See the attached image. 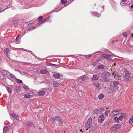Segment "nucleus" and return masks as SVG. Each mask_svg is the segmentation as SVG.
Wrapping results in <instances>:
<instances>
[{"label": "nucleus", "instance_id": "f8f14e48", "mask_svg": "<svg viewBox=\"0 0 133 133\" xmlns=\"http://www.w3.org/2000/svg\"><path fill=\"white\" fill-rule=\"evenodd\" d=\"M86 77L85 76L83 75V76L79 78V79H78V81L81 82L82 81H84L85 80Z\"/></svg>", "mask_w": 133, "mask_h": 133}, {"label": "nucleus", "instance_id": "20e7f679", "mask_svg": "<svg viewBox=\"0 0 133 133\" xmlns=\"http://www.w3.org/2000/svg\"><path fill=\"white\" fill-rule=\"evenodd\" d=\"M92 123V119L91 118H89L85 124L87 130H88V129L91 127Z\"/></svg>", "mask_w": 133, "mask_h": 133}, {"label": "nucleus", "instance_id": "4468645a", "mask_svg": "<svg viewBox=\"0 0 133 133\" xmlns=\"http://www.w3.org/2000/svg\"><path fill=\"white\" fill-rule=\"evenodd\" d=\"M100 60V59L99 58H98V59H96V60L93 62L92 63V64L94 66H95L97 63Z\"/></svg>", "mask_w": 133, "mask_h": 133}, {"label": "nucleus", "instance_id": "a19ab883", "mask_svg": "<svg viewBox=\"0 0 133 133\" xmlns=\"http://www.w3.org/2000/svg\"><path fill=\"white\" fill-rule=\"evenodd\" d=\"M114 119L116 122H118V121H119L118 120V118L117 117H116L115 118H114Z\"/></svg>", "mask_w": 133, "mask_h": 133}, {"label": "nucleus", "instance_id": "0eeeda50", "mask_svg": "<svg viewBox=\"0 0 133 133\" xmlns=\"http://www.w3.org/2000/svg\"><path fill=\"white\" fill-rule=\"evenodd\" d=\"M104 120V115H101L99 116L98 118V121L100 123H102Z\"/></svg>", "mask_w": 133, "mask_h": 133}, {"label": "nucleus", "instance_id": "a878e982", "mask_svg": "<svg viewBox=\"0 0 133 133\" xmlns=\"http://www.w3.org/2000/svg\"><path fill=\"white\" fill-rule=\"evenodd\" d=\"M107 55L105 54H103L100 56V57L102 58H105L107 59Z\"/></svg>", "mask_w": 133, "mask_h": 133}, {"label": "nucleus", "instance_id": "aec40b11", "mask_svg": "<svg viewBox=\"0 0 133 133\" xmlns=\"http://www.w3.org/2000/svg\"><path fill=\"white\" fill-rule=\"evenodd\" d=\"M121 125H116L113 126L112 128H114L116 129H117L121 128Z\"/></svg>", "mask_w": 133, "mask_h": 133}, {"label": "nucleus", "instance_id": "5701e85b", "mask_svg": "<svg viewBox=\"0 0 133 133\" xmlns=\"http://www.w3.org/2000/svg\"><path fill=\"white\" fill-rule=\"evenodd\" d=\"M55 120L56 121H58L61 122V123L59 122V123L60 124H61L62 123H63V122H62L61 121L60 118L59 117H55Z\"/></svg>", "mask_w": 133, "mask_h": 133}, {"label": "nucleus", "instance_id": "58836bf2", "mask_svg": "<svg viewBox=\"0 0 133 133\" xmlns=\"http://www.w3.org/2000/svg\"><path fill=\"white\" fill-rule=\"evenodd\" d=\"M67 2V0H61V3L62 4H65Z\"/></svg>", "mask_w": 133, "mask_h": 133}, {"label": "nucleus", "instance_id": "9b49d317", "mask_svg": "<svg viewBox=\"0 0 133 133\" xmlns=\"http://www.w3.org/2000/svg\"><path fill=\"white\" fill-rule=\"evenodd\" d=\"M45 92L46 91H45L43 90H42L41 91H39L38 92V95L39 96H44Z\"/></svg>", "mask_w": 133, "mask_h": 133}, {"label": "nucleus", "instance_id": "2f4dec72", "mask_svg": "<svg viewBox=\"0 0 133 133\" xmlns=\"http://www.w3.org/2000/svg\"><path fill=\"white\" fill-rule=\"evenodd\" d=\"M111 55H107V59L109 61H111Z\"/></svg>", "mask_w": 133, "mask_h": 133}, {"label": "nucleus", "instance_id": "6ab92c4d", "mask_svg": "<svg viewBox=\"0 0 133 133\" xmlns=\"http://www.w3.org/2000/svg\"><path fill=\"white\" fill-rule=\"evenodd\" d=\"M98 77L97 75H93V77L91 79L94 81H97L98 80Z\"/></svg>", "mask_w": 133, "mask_h": 133}, {"label": "nucleus", "instance_id": "393cba45", "mask_svg": "<svg viewBox=\"0 0 133 133\" xmlns=\"http://www.w3.org/2000/svg\"><path fill=\"white\" fill-rule=\"evenodd\" d=\"M27 124L28 126L30 127H34V125L30 122H28L27 123Z\"/></svg>", "mask_w": 133, "mask_h": 133}, {"label": "nucleus", "instance_id": "7ed1b4c3", "mask_svg": "<svg viewBox=\"0 0 133 133\" xmlns=\"http://www.w3.org/2000/svg\"><path fill=\"white\" fill-rule=\"evenodd\" d=\"M119 82L118 81H114L112 84H110V89L112 92L117 90L118 88Z\"/></svg>", "mask_w": 133, "mask_h": 133}, {"label": "nucleus", "instance_id": "b1692460", "mask_svg": "<svg viewBox=\"0 0 133 133\" xmlns=\"http://www.w3.org/2000/svg\"><path fill=\"white\" fill-rule=\"evenodd\" d=\"M120 4L121 6H125L126 5V2L123 1H121Z\"/></svg>", "mask_w": 133, "mask_h": 133}, {"label": "nucleus", "instance_id": "3c124183", "mask_svg": "<svg viewBox=\"0 0 133 133\" xmlns=\"http://www.w3.org/2000/svg\"><path fill=\"white\" fill-rule=\"evenodd\" d=\"M82 129H81L80 130V131H81L82 132Z\"/></svg>", "mask_w": 133, "mask_h": 133}, {"label": "nucleus", "instance_id": "39448f33", "mask_svg": "<svg viewBox=\"0 0 133 133\" xmlns=\"http://www.w3.org/2000/svg\"><path fill=\"white\" fill-rule=\"evenodd\" d=\"M104 110V109L102 108H100L94 110L93 111V114L95 115L99 114L101 112L103 111Z\"/></svg>", "mask_w": 133, "mask_h": 133}, {"label": "nucleus", "instance_id": "ddd939ff", "mask_svg": "<svg viewBox=\"0 0 133 133\" xmlns=\"http://www.w3.org/2000/svg\"><path fill=\"white\" fill-rule=\"evenodd\" d=\"M91 14L92 15H93L95 16H96L97 17H100L101 16V15L97 12H91Z\"/></svg>", "mask_w": 133, "mask_h": 133}, {"label": "nucleus", "instance_id": "c9c22d12", "mask_svg": "<svg viewBox=\"0 0 133 133\" xmlns=\"http://www.w3.org/2000/svg\"><path fill=\"white\" fill-rule=\"evenodd\" d=\"M49 19V17H47L45 19L43 20V23H44L46 22H48V21Z\"/></svg>", "mask_w": 133, "mask_h": 133}, {"label": "nucleus", "instance_id": "de8ad7c7", "mask_svg": "<svg viewBox=\"0 0 133 133\" xmlns=\"http://www.w3.org/2000/svg\"><path fill=\"white\" fill-rule=\"evenodd\" d=\"M127 0H121V1H125L126 2V1H127Z\"/></svg>", "mask_w": 133, "mask_h": 133}, {"label": "nucleus", "instance_id": "423d86ee", "mask_svg": "<svg viewBox=\"0 0 133 133\" xmlns=\"http://www.w3.org/2000/svg\"><path fill=\"white\" fill-rule=\"evenodd\" d=\"M119 112V109H117L115 110H114L112 111L110 114L109 115L110 116H113L115 115L118 114Z\"/></svg>", "mask_w": 133, "mask_h": 133}, {"label": "nucleus", "instance_id": "4c0bfd02", "mask_svg": "<svg viewBox=\"0 0 133 133\" xmlns=\"http://www.w3.org/2000/svg\"><path fill=\"white\" fill-rule=\"evenodd\" d=\"M18 22L17 21H15L13 22V24L14 25H16L18 24Z\"/></svg>", "mask_w": 133, "mask_h": 133}, {"label": "nucleus", "instance_id": "f03ea898", "mask_svg": "<svg viewBox=\"0 0 133 133\" xmlns=\"http://www.w3.org/2000/svg\"><path fill=\"white\" fill-rule=\"evenodd\" d=\"M125 75L123 77V79L124 81L127 82H129L131 80V77L130 74L129 73V72L127 70H124Z\"/></svg>", "mask_w": 133, "mask_h": 133}, {"label": "nucleus", "instance_id": "603ef678", "mask_svg": "<svg viewBox=\"0 0 133 133\" xmlns=\"http://www.w3.org/2000/svg\"><path fill=\"white\" fill-rule=\"evenodd\" d=\"M1 76H0V78H1Z\"/></svg>", "mask_w": 133, "mask_h": 133}, {"label": "nucleus", "instance_id": "a18cd8bd", "mask_svg": "<svg viewBox=\"0 0 133 133\" xmlns=\"http://www.w3.org/2000/svg\"><path fill=\"white\" fill-rule=\"evenodd\" d=\"M19 35H18L16 37V40H17V41H18V38H19Z\"/></svg>", "mask_w": 133, "mask_h": 133}, {"label": "nucleus", "instance_id": "cd10ccee", "mask_svg": "<svg viewBox=\"0 0 133 133\" xmlns=\"http://www.w3.org/2000/svg\"><path fill=\"white\" fill-rule=\"evenodd\" d=\"M6 89L9 93H11L12 92V90L11 88H9L7 86L6 87Z\"/></svg>", "mask_w": 133, "mask_h": 133}, {"label": "nucleus", "instance_id": "79ce46f5", "mask_svg": "<svg viewBox=\"0 0 133 133\" xmlns=\"http://www.w3.org/2000/svg\"><path fill=\"white\" fill-rule=\"evenodd\" d=\"M86 57L88 58H89L91 56V55H86Z\"/></svg>", "mask_w": 133, "mask_h": 133}, {"label": "nucleus", "instance_id": "ea45409f", "mask_svg": "<svg viewBox=\"0 0 133 133\" xmlns=\"http://www.w3.org/2000/svg\"><path fill=\"white\" fill-rule=\"evenodd\" d=\"M133 117H131L130 118V120L129 121V123L130 124H132L133 123Z\"/></svg>", "mask_w": 133, "mask_h": 133}, {"label": "nucleus", "instance_id": "473e14b6", "mask_svg": "<svg viewBox=\"0 0 133 133\" xmlns=\"http://www.w3.org/2000/svg\"><path fill=\"white\" fill-rule=\"evenodd\" d=\"M59 84L56 82H54L53 83V85L55 87H56L59 86Z\"/></svg>", "mask_w": 133, "mask_h": 133}, {"label": "nucleus", "instance_id": "f257e3e1", "mask_svg": "<svg viewBox=\"0 0 133 133\" xmlns=\"http://www.w3.org/2000/svg\"><path fill=\"white\" fill-rule=\"evenodd\" d=\"M111 73L107 72H104L102 73L101 76V77L102 78L101 79V81L107 82L110 81L111 80V78H109L111 75Z\"/></svg>", "mask_w": 133, "mask_h": 133}, {"label": "nucleus", "instance_id": "4be33fe9", "mask_svg": "<svg viewBox=\"0 0 133 133\" xmlns=\"http://www.w3.org/2000/svg\"><path fill=\"white\" fill-rule=\"evenodd\" d=\"M105 6H103L102 7L99 6L98 7V11L100 12H102L103 11H104V8Z\"/></svg>", "mask_w": 133, "mask_h": 133}, {"label": "nucleus", "instance_id": "bb28decb", "mask_svg": "<svg viewBox=\"0 0 133 133\" xmlns=\"http://www.w3.org/2000/svg\"><path fill=\"white\" fill-rule=\"evenodd\" d=\"M104 68V66L102 65H101L97 66L98 69H102Z\"/></svg>", "mask_w": 133, "mask_h": 133}, {"label": "nucleus", "instance_id": "72a5a7b5", "mask_svg": "<svg viewBox=\"0 0 133 133\" xmlns=\"http://www.w3.org/2000/svg\"><path fill=\"white\" fill-rule=\"evenodd\" d=\"M110 112V110H107V111H105V116L106 117L108 116V114L109 112Z\"/></svg>", "mask_w": 133, "mask_h": 133}, {"label": "nucleus", "instance_id": "f704fd0d", "mask_svg": "<svg viewBox=\"0 0 133 133\" xmlns=\"http://www.w3.org/2000/svg\"><path fill=\"white\" fill-rule=\"evenodd\" d=\"M16 82L17 83H18L19 84H20V83H22V81L20 79H17V78H16Z\"/></svg>", "mask_w": 133, "mask_h": 133}, {"label": "nucleus", "instance_id": "a211bd4d", "mask_svg": "<svg viewBox=\"0 0 133 133\" xmlns=\"http://www.w3.org/2000/svg\"><path fill=\"white\" fill-rule=\"evenodd\" d=\"M53 76L57 79H59L60 78V74L58 73L54 74H53Z\"/></svg>", "mask_w": 133, "mask_h": 133}, {"label": "nucleus", "instance_id": "c03bdc74", "mask_svg": "<svg viewBox=\"0 0 133 133\" xmlns=\"http://www.w3.org/2000/svg\"><path fill=\"white\" fill-rule=\"evenodd\" d=\"M51 121L53 122H55V121H56L55 120V118H51Z\"/></svg>", "mask_w": 133, "mask_h": 133}, {"label": "nucleus", "instance_id": "412c9836", "mask_svg": "<svg viewBox=\"0 0 133 133\" xmlns=\"http://www.w3.org/2000/svg\"><path fill=\"white\" fill-rule=\"evenodd\" d=\"M4 71H5L6 72V73L8 74H10V77L12 79H13L14 78V75L12 74H10V72H8L7 71H6L5 70H4Z\"/></svg>", "mask_w": 133, "mask_h": 133}, {"label": "nucleus", "instance_id": "1a4fd4ad", "mask_svg": "<svg viewBox=\"0 0 133 133\" xmlns=\"http://www.w3.org/2000/svg\"><path fill=\"white\" fill-rule=\"evenodd\" d=\"M48 72L47 69L45 67L42 68L40 71V72L42 74H46Z\"/></svg>", "mask_w": 133, "mask_h": 133}, {"label": "nucleus", "instance_id": "dca6fc26", "mask_svg": "<svg viewBox=\"0 0 133 133\" xmlns=\"http://www.w3.org/2000/svg\"><path fill=\"white\" fill-rule=\"evenodd\" d=\"M94 84L98 88L100 89V87L99 86V83L98 82H95L94 83Z\"/></svg>", "mask_w": 133, "mask_h": 133}, {"label": "nucleus", "instance_id": "c756f323", "mask_svg": "<svg viewBox=\"0 0 133 133\" xmlns=\"http://www.w3.org/2000/svg\"><path fill=\"white\" fill-rule=\"evenodd\" d=\"M123 114L124 113H121V116H120L118 118L119 120L121 121L122 120L123 118Z\"/></svg>", "mask_w": 133, "mask_h": 133}, {"label": "nucleus", "instance_id": "09e8293b", "mask_svg": "<svg viewBox=\"0 0 133 133\" xmlns=\"http://www.w3.org/2000/svg\"><path fill=\"white\" fill-rule=\"evenodd\" d=\"M70 2H72V1L73 0H70Z\"/></svg>", "mask_w": 133, "mask_h": 133}, {"label": "nucleus", "instance_id": "9d476101", "mask_svg": "<svg viewBox=\"0 0 133 133\" xmlns=\"http://www.w3.org/2000/svg\"><path fill=\"white\" fill-rule=\"evenodd\" d=\"M38 21L39 22V23H38V25H39L43 23V16H39L38 18Z\"/></svg>", "mask_w": 133, "mask_h": 133}, {"label": "nucleus", "instance_id": "f3484780", "mask_svg": "<svg viewBox=\"0 0 133 133\" xmlns=\"http://www.w3.org/2000/svg\"><path fill=\"white\" fill-rule=\"evenodd\" d=\"M9 50L8 48H7L5 50L4 53L8 57H9Z\"/></svg>", "mask_w": 133, "mask_h": 133}, {"label": "nucleus", "instance_id": "e433bc0d", "mask_svg": "<svg viewBox=\"0 0 133 133\" xmlns=\"http://www.w3.org/2000/svg\"><path fill=\"white\" fill-rule=\"evenodd\" d=\"M30 95L28 94H26L24 95V97L27 98H29L30 97Z\"/></svg>", "mask_w": 133, "mask_h": 133}, {"label": "nucleus", "instance_id": "2eb2a0df", "mask_svg": "<svg viewBox=\"0 0 133 133\" xmlns=\"http://www.w3.org/2000/svg\"><path fill=\"white\" fill-rule=\"evenodd\" d=\"M12 116L13 118L14 119L18 120V116L15 113H12Z\"/></svg>", "mask_w": 133, "mask_h": 133}, {"label": "nucleus", "instance_id": "49530a36", "mask_svg": "<svg viewBox=\"0 0 133 133\" xmlns=\"http://www.w3.org/2000/svg\"><path fill=\"white\" fill-rule=\"evenodd\" d=\"M130 8L131 9H133V4H132L131 6H130Z\"/></svg>", "mask_w": 133, "mask_h": 133}, {"label": "nucleus", "instance_id": "6e6552de", "mask_svg": "<svg viewBox=\"0 0 133 133\" xmlns=\"http://www.w3.org/2000/svg\"><path fill=\"white\" fill-rule=\"evenodd\" d=\"M112 75H114V77L118 80L121 79L122 77L118 75L115 72H113L112 74Z\"/></svg>", "mask_w": 133, "mask_h": 133}, {"label": "nucleus", "instance_id": "7c9ffc66", "mask_svg": "<svg viewBox=\"0 0 133 133\" xmlns=\"http://www.w3.org/2000/svg\"><path fill=\"white\" fill-rule=\"evenodd\" d=\"M8 129V127L7 126L4 127L3 128V133H5V132Z\"/></svg>", "mask_w": 133, "mask_h": 133}, {"label": "nucleus", "instance_id": "37998d69", "mask_svg": "<svg viewBox=\"0 0 133 133\" xmlns=\"http://www.w3.org/2000/svg\"><path fill=\"white\" fill-rule=\"evenodd\" d=\"M123 35L124 36H126V37L127 36V33L126 32H124L123 34Z\"/></svg>", "mask_w": 133, "mask_h": 133}, {"label": "nucleus", "instance_id": "8fccbe9b", "mask_svg": "<svg viewBox=\"0 0 133 133\" xmlns=\"http://www.w3.org/2000/svg\"><path fill=\"white\" fill-rule=\"evenodd\" d=\"M132 37H133V34H132Z\"/></svg>", "mask_w": 133, "mask_h": 133}, {"label": "nucleus", "instance_id": "864d4df0", "mask_svg": "<svg viewBox=\"0 0 133 133\" xmlns=\"http://www.w3.org/2000/svg\"><path fill=\"white\" fill-rule=\"evenodd\" d=\"M108 109V108H107L106 109Z\"/></svg>", "mask_w": 133, "mask_h": 133}, {"label": "nucleus", "instance_id": "c85d7f7f", "mask_svg": "<svg viewBox=\"0 0 133 133\" xmlns=\"http://www.w3.org/2000/svg\"><path fill=\"white\" fill-rule=\"evenodd\" d=\"M104 96V95L102 94H100L98 96V98L99 99H101L103 98Z\"/></svg>", "mask_w": 133, "mask_h": 133}]
</instances>
